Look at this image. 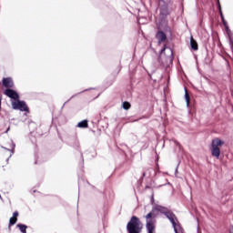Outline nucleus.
<instances>
[{
	"instance_id": "obj_1",
	"label": "nucleus",
	"mask_w": 233,
	"mask_h": 233,
	"mask_svg": "<svg viewBox=\"0 0 233 233\" xmlns=\"http://www.w3.org/2000/svg\"><path fill=\"white\" fill-rule=\"evenodd\" d=\"M158 214H165V216L173 225V228L176 233L182 232L181 226H179V222L177 221L176 215L170 212H167V208L161 206H155L152 209V212L148 213L146 216V228L147 230V233L156 232V216H157Z\"/></svg>"
},
{
	"instance_id": "obj_2",
	"label": "nucleus",
	"mask_w": 233,
	"mask_h": 233,
	"mask_svg": "<svg viewBox=\"0 0 233 233\" xmlns=\"http://www.w3.org/2000/svg\"><path fill=\"white\" fill-rule=\"evenodd\" d=\"M128 233H141L143 223L137 217H132L127 226Z\"/></svg>"
},
{
	"instance_id": "obj_3",
	"label": "nucleus",
	"mask_w": 233,
	"mask_h": 233,
	"mask_svg": "<svg viewBox=\"0 0 233 233\" xmlns=\"http://www.w3.org/2000/svg\"><path fill=\"white\" fill-rule=\"evenodd\" d=\"M225 145V142L219 138H215L212 140L211 144V154L214 157H219V155L221 154V147Z\"/></svg>"
},
{
	"instance_id": "obj_4",
	"label": "nucleus",
	"mask_w": 233,
	"mask_h": 233,
	"mask_svg": "<svg viewBox=\"0 0 233 233\" xmlns=\"http://www.w3.org/2000/svg\"><path fill=\"white\" fill-rule=\"evenodd\" d=\"M13 110H20V112H28V106L25 101H20L19 98L11 101Z\"/></svg>"
},
{
	"instance_id": "obj_5",
	"label": "nucleus",
	"mask_w": 233,
	"mask_h": 233,
	"mask_svg": "<svg viewBox=\"0 0 233 233\" xmlns=\"http://www.w3.org/2000/svg\"><path fill=\"white\" fill-rule=\"evenodd\" d=\"M173 51L172 48L168 47V46H165L160 53L161 57H163V56H166V57H167V59H169V61H172V56H173Z\"/></svg>"
},
{
	"instance_id": "obj_6",
	"label": "nucleus",
	"mask_w": 233,
	"mask_h": 233,
	"mask_svg": "<svg viewBox=\"0 0 233 233\" xmlns=\"http://www.w3.org/2000/svg\"><path fill=\"white\" fill-rule=\"evenodd\" d=\"M5 95L7 96V97H10V99H13V101L19 99V94L13 89H6Z\"/></svg>"
},
{
	"instance_id": "obj_7",
	"label": "nucleus",
	"mask_w": 233,
	"mask_h": 233,
	"mask_svg": "<svg viewBox=\"0 0 233 233\" xmlns=\"http://www.w3.org/2000/svg\"><path fill=\"white\" fill-rule=\"evenodd\" d=\"M2 148L5 151V154L8 156L7 159H9L10 157H12V156H14V153L15 152V143L11 140V149H8L5 147H3Z\"/></svg>"
},
{
	"instance_id": "obj_8",
	"label": "nucleus",
	"mask_w": 233,
	"mask_h": 233,
	"mask_svg": "<svg viewBox=\"0 0 233 233\" xmlns=\"http://www.w3.org/2000/svg\"><path fill=\"white\" fill-rule=\"evenodd\" d=\"M2 83L5 86V88H12V86H14V80L12 79V77L3 78Z\"/></svg>"
},
{
	"instance_id": "obj_9",
	"label": "nucleus",
	"mask_w": 233,
	"mask_h": 233,
	"mask_svg": "<svg viewBox=\"0 0 233 233\" xmlns=\"http://www.w3.org/2000/svg\"><path fill=\"white\" fill-rule=\"evenodd\" d=\"M157 39L158 43H165V41H167V35H165V33L159 31L157 34Z\"/></svg>"
},
{
	"instance_id": "obj_10",
	"label": "nucleus",
	"mask_w": 233,
	"mask_h": 233,
	"mask_svg": "<svg viewBox=\"0 0 233 233\" xmlns=\"http://www.w3.org/2000/svg\"><path fill=\"white\" fill-rule=\"evenodd\" d=\"M18 216H19V213L17 211L13 213V217L9 219V227H12V225H15V223H17Z\"/></svg>"
},
{
	"instance_id": "obj_11",
	"label": "nucleus",
	"mask_w": 233,
	"mask_h": 233,
	"mask_svg": "<svg viewBox=\"0 0 233 233\" xmlns=\"http://www.w3.org/2000/svg\"><path fill=\"white\" fill-rule=\"evenodd\" d=\"M78 128H88V121L83 120L77 124Z\"/></svg>"
},
{
	"instance_id": "obj_12",
	"label": "nucleus",
	"mask_w": 233,
	"mask_h": 233,
	"mask_svg": "<svg viewBox=\"0 0 233 233\" xmlns=\"http://www.w3.org/2000/svg\"><path fill=\"white\" fill-rule=\"evenodd\" d=\"M190 45H191V48H193V50H198V42H196L194 40V37H190Z\"/></svg>"
},
{
	"instance_id": "obj_13",
	"label": "nucleus",
	"mask_w": 233,
	"mask_h": 233,
	"mask_svg": "<svg viewBox=\"0 0 233 233\" xmlns=\"http://www.w3.org/2000/svg\"><path fill=\"white\" fill-rule=\"evenodd\" d=\"M185 99L187 102V106H188L190 105V96L187 90H185Z\"/></svg>"
},
{
	"instance_id": "obj_14",
	"label": "nucleus",
	"mask_w": 233,
	"mask_h": 233,
	"mask_svg": "<svg viewBox=\"0 0 233 233\" xmlns=\"http://www.w3.org/2000/svg\"><path fill=\"white\" fill-rule=\"evenodd\" d=\"M218 8L220 10V17H221L222 22H223V24L225 25V28L227 29V26H228V25H227V22H225V17L223 16V13L221 12V5L219 4H218Z\"/></svg>"
},
{
	"instance_id": "obj_15",
	"label": "nucleus",
	"mask_w": 233,
	"mask_h": 233,
	"mask_svg": "<svg viewBox=\"0 0 233 233\" xmlns=\"http://www.w3.org/2000/svg\"><path fill=\"white\" fill-rule=\"evenodd\" d=\"M17 227L19 228V230L23 233H26V226L23 224H18Z\"/></svg>"
},
{
	"instance_id": "obj_16",
	"label": "nucleus",
	"mask_w": 233,
	"mask_h": 233,
	"mask_svg": "<svg viewBox=\"0 0 233 233\" xmlns=\"http://www.w3.org/2000/svg\"><path fill=\"white\" fill-rule=\"evenodd\" d=\"M122 107L124 108V110H128L130 108V103L128 102H124L122 104Z\"/></svg>"
},
{
	"instance_id": "obj_17",
	"label": "nucleus",
	"mask_w": 233,
	"mask_h": 233,
	"mask_svg": "<svg viewBox=\"0 0 233 233\" xmlns=\"http://www.w3.org/2000/svg\"><path fill=\"white\" fill-rule=\"evenodd\" d=\"M9 130H10V127L7 128V131H6V132H8Z\"/></svg>"
}]
</instances>
